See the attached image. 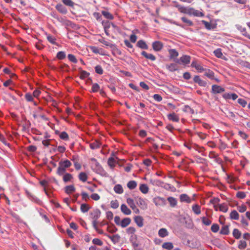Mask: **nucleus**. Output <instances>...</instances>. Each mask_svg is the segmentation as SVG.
<instances>
[{
  "mask_svg": "<svg viewBox=\"0 0 250 250\" xmlns=\"http://www.w3.org/2000/svg\"><path fill=\"white\" fill-rule=\"evenodd\" d=\"M71 165V162L67 159L60 161L56 173L59 176H62L66 172V168L70 167Z\"/></svg>",
  "mask_w": 250,
  "mask_h": 250,
  "instance_id": "f257e3e1",
  "label": "nucleus"
},
{
  "mask_svg": "<svg viewBox=\"0 0 250 250\" xmlns=\"http://www.w3.org/2000/svg\"><path fill=\"white\" fill-rule=\"evenodd\" d=\"M90 161L91 162H94V166H91V168L94 171L102 176H108L107 172L104 170L102 166L100 164V163L95 158H91L90 159Z\"/></svg>",
  "mask_w": 250,
  "mask_h": 250,
  "instance_id": "f03ea898",
  "label": "nucleus"
},
{
  "mask_svg": "<svg viewBox=\"0 0 250 250\" xmlns=\"http://www.w3.org/2000/svg\"><path fill=\"white\" fill-rule=\"evenodd\" d=\"M101 211L99 208L93 209L92 212H90L89 214L92 219V225L94 229H97V220L100 218Z\"/></svg>",
  "mask_w": 250,
  "mask_h": 250,
  "instance_id": "7ed1b4c3",
  "label": "nucleus"
},
{
  "mask_svg": "<svg viewBox=\"0 0 250 250\" xmlns=\"http://www.w3.org/2000/svg\"><path fill=\"white\" fill-rule=\"evenodd\" d=\"M184 145L188 148L189 150L194 149L196 151H198L199 153H201L203 156H206V155L203 153L204 148L203 147H200L198 145L190 143V142H185Z\"/></svg>",
  "mask_w": 250,
  "mask_h": 250,
  "instance_id": "20e7f679",
  "label": "nucleus"
},
{
  "mask_svg": "<svg viewBox=\"0 0 250 250\" xmlns=\"http://www.w3.org/2000/svg\"><path fill=\"white\" fill-rule=\"evenodd\" d=\"M135 199L136 200L137 204L141 209L145 210L147 208V204L143 198L137 197H135Z\"/></svg>",
  "mask_w": 250,
  "mask_h": 250,
  "instance_id": "39448f33",
  "label": "nucleus"
},
{
  "mask_svg": "<svg viewBox=\"0 0 250 250\" xmlns=\"http://www.w3.org/2000/svg\"><path fill=\"white\" fill-rule=\"evenodd\" d=\"M104 236H107L109 238L111 239L112 242L114 244H116L119 242L121 237L118 234H116L115 235H113L112 236L108 234H104Z\"/></svg>",
  "mask_w": 250,
  "mask_h": 250,
  "instance_id": "423d86ee",
  "label": "nucleus"
},
{
  "mask_svg": "<svg viewBox=\"0 0 250 250\" xmlns=\"http://www.w3.org/2000/svg\"><path fill=\"white\" fill-rule=\"evenodd\" d=\"M134 220L138 227L141 228L144 226V219L142 216L140 215L135 216Z\"/></svg>",
  "mask_w": 250,
  "mask_h": 250,
  "instance_id": "0eeeda50",
  "label": "nucleus"
},
{
  "mask_svg": "<svg viewBox=\"0 0 250 250\" xmlns=\"http://www.w3.org/2000/svg\"><path fill=\"white\" fill-rule=\"evenodd\" d=\"M56 9L60 13L66 14L67 13L66 8L61 3H58L55 6Z\"/></svg>",
  "mask_w": 250,
  "mask_h": 250,
  "instance_id": "6e6552de",
  "label": "nucleus"
},
{
  "mask_svg": "<svg viewBox=\"0 0 250 250\" xmlns=\"http://www.w3.org/2000/svg\"><path fill=\"white\" fill-rule=\"evenodd\" d=\"M225 91V89L217 85L212 86V92L214 94L221 93Z\"/></svg>",
  "mask_w": 250,
  "mask_h": 250,
  "instance_id": "1a4fd4ad",
  "label": "nucleus"
},
{
  "mask_svg": "<svg viewBox=\"0 0 250 250\" xmlns=\"http://www.w3.org/2000/svg\"><path fill=\"white\" fill-rule=\"evenodd\" d=\"M137 236L136 234L131 235L129 238V241L132 244V246L135 249L138 247L139 244L137 243Z\"/></svg>",
  "mask_w": 250,
  "mask_h": 250,
  "instance_id": "9d476101",
  "label": "nucleus"
},
{
  "mask_svg": "<svg viewBox=\"0 0 250 250\" xmlns=\"http://www.w3.org/2000/svg\"><path fill=\"white\" fill-rule=\"evenodd\" d=\"M131 221V220L130 218L125 217L121 220L120 226H121L123 228H126L127 226H128L130 224Z\"/></svg>",
  "mask_w": 250,
  "mask_h": 250,
  "instance_id": "9b49d317",
  "label": "nucleus"
},
{
  "mask_svg": "<svg viewBox=\"0 0 250 250\" xmlns=\"http://www.w3.org/2000/svg\"><path fill=\"white\" fill-rule=\"evenodd\" d=\"M193 81L195 83H197L200 86L205 87L207 85V83L201 80L199 76H195L193 78Z\"/></svg>",
  "mask_w": 250,
  "mask_h": 250,
  "instance_id": "f8f14e48",
  "label": "nucleus"
},
{
  "mask_svg": "<svg viewBox=\"0 0 250 250\" xmlns=\"http://www.w3.org/2000/svg\"><path fill=\"white\" fill-rule=\"evenodd\" d=\"M121 211L125 215H130L131 213V210L125 204L121 205Z\"/></svg>",
  "mask_w": 250,
  "mask_h": 250,
  "instance_id": "ddd939ff",
  "label": "nucleus"
},
{
  "mask_svg": "<svg viewBox=\"0 0 250 250\" xmlns=\"http://www.w3.org/2000/svg\"><path fill=\"white\" fill-rule=\"evenodd\" d=\"M49 181H47L46 180H42L40 181V184L43 187H44L43 190L45 193V194L49 197H50V194L47 191L45 187L48 184Z\"/></svg>",
  "mask_w": 250,
  "mask_h": 250,
  "instance_id": "4468645a",
  "label": "nucleus"
},
{
  "mask_svg": "<svg viewBox=\"0 0 250 250\" xmlns=\"http://www.w3.org/2000/svg\"><path fill=\"white\" fill-rule=\"evenodd\" d=\"M76 188L73 185L66 186L64 188V191L67 194H70L72 192H74Z\"/></svg>",
  "mask_w": 250,
  "mask_h": 250,
  "instance_id": "2eb2a0df",
  "label": "nucleus"
},
{
  "mask_svg": "<svg viewBox=\"0 0 250 250\" xmlns=\"http://www.w3.org/2000/svg\"><path fill=\"white\" fill-rule=\"evenodd\" d=\"M136 46L143 49H147L148 48V45L146 44V42L143 40L138 41L136 44Z\"/></svg>",
  "mask_w": 250,
  "mask_h": 250,
  "instance_id": "dca6fc26",
  "label": "nucleus"
},
{
  "mask_svg": "<svg viewBox=\"0 0 250 250\" xmlns=\"http://www.w3.org/2000/svg\"><path fill=\"white\" fill-rule=\"evenodd\" d=\"M219 233L222 235H228L229 233V225H223Z\"/></svg>",
  "mask_w": 250,
  "mask_h": 250,
  "instance_id": "f3484780",
  "label": "nucleus"
},
{
  "mask_svg": "<svg viewBox=\"0 0 250 250\" xmlns=\"http://www.w3.org/2000/svg\"><path fill=\"white\" fill-rule=\"evenodd\" d=\"M55 133L56 134L59 135L60 139H62V140H67L69 138H68V135L65 131H62V132H60L58 130H56L55 131Z\"/></svg>",
  "mask_w": 250,
  "mask_h": 250,
  "instance_id": "a211bd4d",
  "label": "nucleus"
},
{
  "mask_svg": "<svg viewBox=\"0 0 250 250\" xmlns=\"http://www.w3.org/2000/svg\"><path fill=\"white\" fill-rule=\"evenodd\" d=\"M89 144V147L92 149H95L100 148L102 146L101 142H93L92 143H89L90 142H86Z\"/></svg>",
  "mask_w": 250,
  "mask_h": 250,
  "instance_id": "6ab92c4d",
  "label": "nucleus"
},
{
  "mask_svg": "<svg viewBox=\"0 0 250 250\" xmlns=\"http://www.w3.org/2000/svg\"><path fill=\"white\" fill-rule=\"evenodd\" d=\"M180 200L181 202H186L189 203L191 202V199L186 194H182L180 196Z\"/></svg>",
  "mask_w": 250,
  "mask_h": 250,
  "instance_id": "aec40b11",
  "label": "nucleus"
},
{
  "mask_svg": "<svg viewBox=\"0 0 250 250\" xmlns=\"http://www.w3.org/2000/svg\"><path fill=\"white\" fill-rule=\"evenodd\" d=\"M62 175H63V178H62L63 181L65 183L71 181V180L73 178L72 175L69 173L65 172Z\"/></svg>",
  "mask_w": 250,
  "mask_h": 250,
  "instance_id": "412c9836",
  "label": "nucleus"
},
{
  "mask_svg": "<svg viewBox=\"0 0 250 250\" xmlns=\"http://www.w3.org/2000/svg\"><path fill=\"white\" fill-rule=\"evenodd\" d=\"M116 162L113 157H110L108 158L107 161V164L110 168L113 169L115 167Z\"/></svg>",
  "mask_w": 250,
  "mask_h": 250,
  "instance_id": "4be33fe9",
  "label": "nucleus"
},
{
  "mask_svg": "<svg viewBox=\"0 0 250 250\" xmlns=\"http://www.w3.org/2000/svg\"><path fill=\"white\" fill-rule=\"evenodd\" d=\"M158 234L160 237L164 238L168 235V232L166 229L162 228L159 229Z\"/></svg>",
  "mask_w": 250,
  "mask_h": 250,
  "instance_id": "5701e85b",
  "label": "nucleus"
},
{
  "mask_svg": "<svg viewBox=\"0 0 250 250\" xmlns=\"http://www.w3.org/2000/svg\"><path fill=\"white\" fill-rule=\"evenodd\" d=\"M140 190L144 194H146L148 191V187L146 184H141L139 187Z\"/></svg>",
  "mask_w": 250,
  "mask_h": 250,
  "instance_id": "b1692460",
  "label": "nucleus"
},
{
  "mask_svg": "<svg viewBox=\"0 0 250 250\" xmlns=\"http://www.w3.org/2000/svg\"><path fill=\"white\" fill-rule=\"evenodd\" d=\"M169 53V58L170 59L176 58L179 55L178 52L174 49H171L168 50Z\"/></svg>",
  "mask_w": 250,
  "mask_h": 250,
  "instance_id": "393cba45",
  "label": "nucleus"
},
{
  "mask_svg": "<svg viewBox=\"0 0 250 250\" xmlns=\"http://www.w3.org/2000/svg\"><path fill=\"white\" fill-rule=\"evenodd\" d=\"M107 230L110 233H113L118 231V229L113 223H111L107 226Z\"/></svg>",
  "mask_w": 250,
  "mask_h": 250,
  "instance_id": "a878e982",
  "label": "nucleus"
},
{
  "mask_svg": "<svg viewBox=\"0 0 250 250\" xmlns=\"http://www.w3.org/2000/svg\"><path fill=\"white\" fill-rule=\"evenodd\" d=\"M79 69L80 70V78L81 79L84 80L85 78L88 77L89 76V75H90L89 73L86 72L85 70H82V69L81 68H79Z\"/></svg>",
  "mask_w": 250,
  "mask_h": 250,
  "instance_id": "bb28decb",
  "label": "nucleus"
},
{
  "mask_svg": "<svg viewBox=\"0 0 250 250\" xmlns=\"http://www.w3.org/2000/svg\"><path fill=\"white\" fill-rule=\"evenodd\" d=\"M137 186V182L134 180L130 181L127 184V188L130 190L135 189L136 188Z\"/></svg>",
  "mask_w": 250,
  "mask_h": 250,
  "instance_id": "cd10ccee",
  "label": "nucleus"
},
{
  "mask_svg": "<svg viewBox=\"0 0 250 250\" xmlns=\"http://www.w3.org/2000/svg\"><path fill=\"white\" fill-rule=\"evenodd\" d=\"M79 179L83 182H85L87 181L88 176L87 174L84 172H81L78 175Z\"/></svg>",
  "mask_w": 250,
  "mask_h": 250,
  "instance_id": "c85d7f7f",
  "label": "nucleus"
},
{
  "mask_svg": "<svg viewBox=\"0 0 250 250\" xmlns=\"http://www.w3.org/2000/svg\"><path fill=\"white\" fill-rule=\"evenodd\" d=\"M190 57L187 55H184L180 58L181 62L183 64H187L190 62Z\"/></svg>",
  "mask_w": 250,
  "mask_h": 250,
  "instance_id": "c756f323",
  "label": "nucleus"
},
{
  "mask_svg": "<svg viewBox=\"0 0 250 250\" xmlns=\"http://www.w3.org/2000/svg\"><path fill=\"white\" fill-rule=\"evenodd\" d=\"M162 248L167 250H171L173 248V245L171 242H165L162 245Z\"/></svg>",
  "mask_w": 250,
  "mask_h": 250,
  "instance_id": "7c9ffc66",
  "label": "nucleus"
},
{
  "mask_svg": "<svg viewBox=\"0 0 250 250\" xmlns=\"http://www.w3.org/2000/svg\"><path fill=\"white\" fill-rule=\"evenodd\" d=\"M114 191L117 194H121L123 193L124 190L121 185H116L114 188Z\"/></svg>",
  "mask_w": 250,
  "mask_h": 250,
  "instance_id": "2f4dec72",
  "label": "nucleus"
},
{
  "mask_svg": "<svg viewBox=\"0 0 250 250\" xmlns=\"http://www.w3.org/2000/svg\"><path fill=\"white\" fill-rule=\"evenodd\" d=\"M167 201L170 204V206L173 208L175 207L177 204V200L173 197H169L167 199Z\"/></svg>",
  "mask_w": 250,
  "mask_h": 250,
  "instance_id": "473e14b6",
  "label": "nucleus"
},
{
  "mask_svg": "<svg viewBox=\"0 0 250 250\" xmlns=\"http://www.w3.org/2000/svg\"><path fill=\"white\" fill-rule=\"evenodd\" d=\"M90 208L91 207L89 206L88 204L86 203H83L81 205L80 209L82 212L85 213L87 212Z\"/></svg>",
  "mask_w": 250,
  "mask_h": 250,
  "instance_id": "72a5a7b5",
  "label": "nucleus"
},
{
  "mask_svg": "<svg viewBox=\"0 0 250 250\" xmlns=\"http://www.w3.org/2000/svg\"><path fill=\"white\" fill-rule=\"evenodd\" d=\"M241 232L237 229H234L232 232L233 236L236 239H239L241 238Z\"/></svg>",
  "mask_w": 250,
  "mask_h": 250,
  "instance_id": "f704fd0d",
  "label": "nucleus"
},
{
  "mask_svg": "<svg viewBox=\"0 0 250 250\" xmlns=\"http://www.w3.org/2000/svg\"><path fill=\"white\" fill-rule=\"evenodd\" d=\"M191 67H195L197 70L202 72L205 70V69L201 65L198 64L196 62H193L191 64Z\"/></svg>",
  "mask_w": 250,
  "mask_h": 250,
  "instance_id": "c9c22d12",
  "label": "nucleus"
},
{
  "mask_svg": "<svg viewBox=\"0 0 250 250\" xmlns=\"http://www.w3.org/2000/svg\"><path fill=\"white\" fill-rule=\"evenodd\" d=\"M102 14L107 19L113 20L114 16L112 14L106 11H102Z\"/></svg>",
  "mask_w": 250,
  "mask_h": 250,
  "instance_id": "e433bc0d",
  "label": "nucleus"
},
{
  "mask_svg": "<svg viewBox=\"0 0 250 250\" xmlns=\"http://www.w3.org/2000/svg\"><path fill=\"white\" fill-rule=\"evenodd\" d=\"M239 217V215L235 210H232L230 213V218L231 219L238 220Z\"/></svg>",
  "mask_w": 250,
  "mask_h": 250,
  "instance_id": "4c0bfd02",
  "label": "nucleus"
},
{
  "mask_svg": "<svg viewBox=\"0 0 250 250\" xmlns=\"http://www.w3.org/2000/svg\"><path fill=\"white\" fill-rule=\"evenodd\" d=\"M167 117L169 120L174 122H178L179 121L178 117L174 113L169 114Z\"/></svg>",
  "mask_w": 250,
  "mask_h": 250,
  "instance_id": "58836bf2",
  "label": "nucleus"
},
{
  "mask_svg": "<svg viewBox=\"0 0 250 250\" xmlns=\"http://www.w3.org/2000/svg\"><path fill=\"white\" fill-rule=\"evenodd\" d=\"M98 41L102 43L104 45L110 47V48L112 47H114V44H112V43H110V42H108L107 41H105L104 40V38H102L101 39H99Z\"/></svg>",
  "mask_w": 250,
  "mask_h": 250,
  "instance_id": "ea45409f",
  "label": "nucleus"
},
{
  "mask_svg": "<svg viewBox=\"0 0 250 250\" xmlns=\"http://www.w3.org/2000/svg\"><path fill=\"white\" fill-rule=\"evenodd\" d=\"M126 202L132 209L134 210L136 208V206L134 203V201L130 198H127Z\"/></svg>",
  "mask_w": 250,
  "mask_h": 250,
  "instance_id": "a19ab883",
  "label": "nucleus"
},
{
  "mask_svg": "<svg viewBox=\"0 0 250 250\" xmlns=\"http://www.w3.org/2000/svg\"><path fill=\"white\" fill-rule=\"evenodd\" d=\"M100 89V85L97 83L92 84L91 90L90 92L95 93L99 91Z\"/></svg>",
  "mask_w": 250,
  "mask_h": 250,
  "instance_id": "79ce46f5",
  "label": "nucleus"
},
{
  "mask_svg": "<svg viewBox=\"0 0 250 250\" xmlns=\"http://www.w3.org/2000/svg\"><path fill=\"white\" fill-rule=\"evenodd\" d=\"M111 48L112 49V54L114 55H115L116 54H118L119 55H122V51L117 47L116 45L115 44L114 47H111Z\"/></svg>",
  "mask_w": 250,
  "mask_h": 250,
  "instance_id": "37998d69",
  "label": "nucleus"
},
{
  "mask_svg": "<svg viewBox=\"0 0 250 250\" xmlns=\"http://www.w3.org/2000/svg\"><path fill=\"white\" fill-rule=\"evenodd\" d=\"M66 57V54L63 51H59L57 53L56 58L60 60H62L65 59Z\"/></svg>",
  "mask_w": 250,
  "mask_h": 250,
  "instance_id": "c03bdc74",
  "label": "nucleus"
},
{
  "mask_svg": "<svg viewBox=\"0 0 250 250\" xmlns=\"http://www.w3.org/2000/svg\"><path fill=\"white\" fill-rule=\"evenodd\" d=\"M62 0V3L66 6H69L71 7H73L75 5V3L72 0Z\"/></svg>",
  "mask_w": 250,
  "mask_h": 250,
  "instance_id": "a18cd8bd",
  "label": "nucleus"
},
{
  "mask_svg": "<svg viewBox=\"0 0 250 250\" xmlns=\"http://www.w3.org/2000/svg\"><path fill=\"white\" fill-rule=\"evenodd\" d=\"M204 71H206L205 73V75L210 79H214V73L213 71H211L209 69H205Z\"/></svg>",
  "mask_w": 250,
  "mask_h": 250,
  "instance_id": "49530a36",
  "label": "nucleus"
},
{
  "mask_svg": "<svg viewBox=\"0 0 250 250\" xmlns=\"http://www.w3.org/2000/svg\"><path fill=\"white\" fill-rule=\"evenodd\" d=\"M247 246V242L244 240H240L239 241V244L238 246V249L240 250L245 249Z\"/></svg>",
  "mask_w": 250,
  "mask_h": 250,
  "instance_id": "de8ad7c7",
  "label": "nucleus"
},
{
  "mask_svg": "<svg viewBox=\"0 0 250 250\" xmlns=\"http://www.w3.org/2000/svg\"><path fill=\"white\" fill-rule=\"evenodd\" d=\"M192 210L196 214H199L201 213L200 206L197 204H195L192 206Z\"/></svg>",
  "mask_w": 250,
  "mask_h": 250,
  "instance_id": "09e8293b",
  "label": "nucleus"
},
{
  "mask_svg": "<svg viewBox=\"0 0 250 250\" xmlns=\"http://www.w3.org/2000/svg\"><path fill=\"white\" fill-rule=\"evenodd\" d=\"M95 71L96 73L99 75L103 74L104 70L102 66L100 65H97L95 67Z\"/></svg>",
  "mask_w": 250,
  "mask_h": 250,
  "instance_id": "8fccbe9b",
  "label": "nucleus"
},
{
  "mask_svg": "<svg viewBox=\"0 0 250 250\" xmlns=\"http://www.w3.org/2000/svg\"><path fill=\"white\" fill-rule=\"evenodd\" d=\"M67 57L68 60L73 63H76L78 62V60L76 59V57L73 54H68Z\"/></svg>",
  "mask_w": 250,
  "mask_h": 250,
  "instance_id": "3c124183",
  "label": "nucleus"
},
{
  "mask_svg": "<svg viewBox=\"0 0 250 250\" xmlns=\"http://www.w3.org/2000/svg\"><path fill=\"white\" fill-rule=\"evenodd\" d=\"M92 243L95 245H97V246H101L103 244V242L99 238L93 239L92 240Z\"/></svg>",
  "mask_w": 250,
  "mask_h": 250,
  "instance_id": "603ef678",
  "label": "nucleus"
},
{
  "mask_svg": "<svg viewBox=\"0 0 250 250\" xmlns=\"http://www.w3.org/2000/svg\"><path fill=\"white\" fill-rule=\"evenodd\" d=\"M196 158V162L199 164H205V162L207 161L206 159L203 158L199 156H195Z\"/></svg>",
  "mask_w": 250,
  "mask_h": 250,
  "instance_id": "864d4df0",
  "label": "nucleus"
},
{
  "mask_svg": "<svg viewBox=\"0 0 250 250\" xmlns=\"http://www.w3.org/2000/svg\"><path fill=\"white\" fill-rule=\"evenodd\" d=\"M201 219L202 223L206 226H209L211 223V221L206 217H203Z\"/></svg>",
  "mask_w": 250,
  "mask_h": 250,
  "instance_id": "5fc2aeb1",
  "label": "nucleus"
},
{
  "mask_svg": "<svg viewBox=\"0 0 250 250\" xmlns=\"http://www.w3.org/2000/svg\"><path fill=\"white\" fill-rule=\"evenodd\" d=\"M102 24L104 29H109L110 27L111 23L108 21H103Z\"/></svg>",
  "mask_w": 250,
  "mask_h": 250,
  "instance_id": "6e6d98bb",
  "label": "nucleus"
},
{
  "mask_svg": "<svg viewBox=\"0 0 250 250\" xmlns=\"http://www.w3.org/2000/svg\"><path fill=\"white\" fill-rule=\"evenodd\" d=\"M219 229V226L217 224H213L211 227V230L213 232H217Z\"/></svg>",
  "mask_w": 250,
  "mask_h": 250,
  "instance_id": "4d7b16f0",
  "label": "nucleus"
},
{
  "mask_svg": "<svg viewBox=\"0 0 250 250\" xmlns=\"http://www.w3.org/2000/svg\"><path fill=\"white\" fill-rule=\"evenodd\" d=\"M111 207L114 209L117 208L119 207V203L117 200L111 201Z\"/></svg>",
  "mask_w": 250,
  "mask_h": 250,
  "instance_id": "13d9d810",
  "label": "nucleus"
},
{
  "mask_svg": "<svg viewBox=\"0 0 250 250\" xmlns=\"http://www.w3.org/2000/svg\"><path fill=\"white\" fill-rule=\"evenodd\" d=\"M47 40L52 44L57 45V43L55 42L56 38L52 36L48 35L47 37Z\"/></svg>",
  "mask_w": 250,
  "mask_h": 250,
  "instance_id": "bf43d9fd",
  "label": "nucleus"
},
{
  "mask_svg": "<svg viewBox=\"0 0 250 250\" xmlns=\"http://www.w3.org/2000/svg\"><path fill=\"white\" fill-rule=\"evenodd\" d=\"M25 98L28 102H33L34 101L33 95H32L30 93H26L25 95Z\"/></svg>",
  "mask_w": 250,
  "mask_h": 250,
  "instance_id": "052dcab7",
  "label": "nucleus"
},
{
  "mask_svg": "<svg viewBox=\"0 0 250 250\" xmlns=\"http://www.w3.org/2000/svg\"><path fill=\"white\" fill-rule=\"evenodd\" d=\"M126 231L127 233L133 235L135 234L134 233L136 231V229L134 227H130L126 229Z\"/></svg>",
  "mask_w": 250,
  "mask_h": 250,
  "instance_id": "680f3d73",
  "label": "nucleus"
},
{
  "mask_svg": "<svg viewBox=\"0 0 250 250\" xmlns=\"http://www.w3.org/2000/svg\"><path fill=\"white\" fill-rule=\"evenodd\" d=\"M219 210L224 212H227L228 210V208L227 206H224L223 204H219Z\"/></svg>",
  "mask_w": 250,
  "mask_h": 250,
  "instance_id": "e2e57ef3",
  "label": "nucleus"
},
{
  "mask_svg": "<svg viewBox=\"0 0 250 250\" xmlns=\"http://www.w3.org/2000/svg\"><path fill=\"white\" fill-rule=\"evenodd\" d=\"M236 197L238 198H239V199H244V198H245L246 195V193L244 192H243V191H239L236 194Z\"/></svg>",
  "mask_w": 250,
  "mask_h": 250,
  "instance_id": "0e129e2a",
  "label": "nucleus"
},
{
  "mask_svg": "<svg viewBox=\"0 0 250 250\" xmlns=\"http://www.w3.org/2000/svg\"><path fill=\"white\" fill-rule=\"evenodd\" d=\"M168 69L171 71H173L177 70V65L175 63H171L168 65Z\"/></svg>",
  "mask_w": 250,
  "mask_h": 250,
  "instance_id": "69168bd1",
  "label": "nucleus"
},
{
  "mask_svg": "<svg viewBox=\"0 0 250 250\" xmlns=\"http://www.w3.org/2000/svg\"><path fill=\"white\" fill-rule=\"evenodd\" d=\"M138 135L141 138H143L147 136V133L146 131L141 129L139 130Z\"/></svg>",
  "mask_w": 250,
  "mask_h": 250,
  "instance_id": "338daca9",
  "label": "nucleus"
},
{
  "mask_svg": "<svg viewBox=\"0 0 250 250\" xmlns=\"http://www.w3.org/2000/svg\"><path fill=\"white\" fill-rule=\"evenodd\" d=\"M27 149L29 152L33 153L36 151L37 147L35 146L30 145L27 147Z\"/></svg>",
  "mask_w": 250,
  "mask_h": 250,
  "instance_id": "774afa93",
  "label": "nucleus"
}]
</instances>
